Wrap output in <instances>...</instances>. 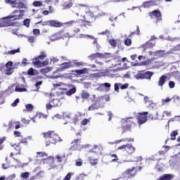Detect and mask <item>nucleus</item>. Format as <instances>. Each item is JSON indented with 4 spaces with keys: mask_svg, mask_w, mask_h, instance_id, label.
<instances>
[{
    "mask_svg": "<svg viewBox=\"0 0 180 180\" xmlns=\"http://www.w3.org/2000/svg\"><path fill=\"white\" fill-rule=\"evenodd\" d=\"M44 139H46V147H49L50 144H56L58 141L61 143L63 139L53 131L43 133Z\"/></svg>",
    "mask_w": 180,
    "mask_h": 180,
    "instance_id": "nucleus-1",
    "label": "nucleus"
},
{
    "mask_svg": "<svg viewBox=\"0 0 180 180\" xmlns=\"http://www.w3.org/2000/svg\"><path fill=\"white\" fill-rule=\"evenodd\" d=\"M25 10H15L11 13V15H9L6 17H4V19H7L8 20H20L25 16Z\"/></svg>",
    "mask_w": 180,
    "mask_h": 180,
    "instance_id": "nucleus-2",
    "label": "nucleus"
},
{
    "mask_svg": "<svg viewBox=\"0 0 180 180\" xmlns=\"http://www.w3.org/2000/svg\"><path fill=\"white\" fill-rule=\"evenodd\" d=\"M133 119H134L133 117H127L126 118L122 119V129L124 130H130L131 129V124L134 123Z\"/></svg>",
    "mask_w": 180,
    "mask_h": 180,
    "instance_id": "nucleus-3",
    "label": "nucleus"
},
{
    "mask_svg": "<svg viewBox=\"0 0 180 180\" xmlns=\"http://www.w3.org/2000/svg\"><path fill=\"white\" fill-rule=\"evenodd\" d=\"M153 75H154V72L147 71L135 75L134 78H136V79H151Z\"/></svg>",
    "mask_w": 180,
    "mask_h": 180,
    "instance_id": "nucleus-4",
    "label": "nucleus"
},
{
    "mask_svg": "<svg viewBox=\"0 0 180 180\" xmlns=\"http://www.w3.org/2000/svg\"><path fill=\"white\" fill-rule=\"evenodd\" d=\"M110 57H112V53H102L97 52L96 53H92L91 55L89 56L88 58H89V60H95V58H110Z\"/></svg>",
    "mask_w": 180,
    "mask_h": 180,
    "instance_id": "nucleus-5",
    "label": "nucleus"
},
{
    "mask_svg": "<svg viewBox=\"0 0 180 180\" xmlns=\"http://www.w3.org/2000/svg\"><path fill=\"white\" fill-rule=\"evenodd\" d=\"M136 167H133L132 169H128L126 170L124 172L122 173V179L124 180H129L130 178L134 177L136 175V172H134V169Z\"/></svg>",
    "mask_w": 180,
    "mask_h": 180,
    "instance_id": "nucleus-6",
    "label": "nucleus"
},
{
    "mask_svg": "<svg viewBox=\"0 0 180 180\" xmlns=\"http://www.w3.org/2000/svg\"><path fill=\"white\" fill-rule=\"evenodd\" d=\"M6 4H11L12 8H18V9L25 8V4L19 0H5Z\"/></svg>",
    "mask_w": 180,
    "mask_h": 180,
    "instance_id": "nucleus-7",
    "label": "nucleus"
},
{
    "mask_svg": "<svg viewBox=\"0 0 180 180\" xmlns=\"http://www.w3.org/2000/svg\"><path fill=\"white\" fill-rule=\"evenodd\" d=\"M149 16H155L157 18L156 23H158V22H161V20H162V14L160 10H154L153 11L149 13Z\"/></svg>",
    "mask_w": 180,
    "mask_h": 180,
    "instance_id": "nucleus-8",
    "label": "nucleus"
},
{
    "mask_svg": "<svg viewBox=\"0 0 180 180\" xmlns=\"http://www.w3.org/2000/svg\"><path fill=\"white\" fill-rule=\"evenodd\" d=\"M139 115L140 116L137 117L138 123L140 126H141V124H143V123H146V122H147V115H148V112H143L139 113Z\"/></svg>",
    "mask_w": 180,
    "mask_h": 180,
    "instance_id": "nucleus-9",
    "label": "nucleus"
},
{
    "mask_svg": "<svg viewBox=\"0 0 180 180\" xmlns=\"http://www.w3.org/2000/svg\"><path fill=\"white\" fill-rule=\"evenodd\" d=\"M15 25H16V22L3 18L2 21L0 22V27H8V26H15Z\"/></svg>",
    "mask_w": 180,
    "mask_h": 180,
    "instance_id": "nucleus-10",
    "label": "nucleus"
},
{
    "mask_svg": "<svg viewBox=\"0 0 180 180\" xmlns=\"http://www.w3.org/2000/svg\"><path fill=\"white\" fill-rule=\"evenodd\" d=\"M160 5V0H150L143 3V8H150V6H157Z\"/></svg>",
    "mask_w": 180,
    "mask_h": 180,
    "instance_id": "nucleus-11",
    "label": "nucleus"
},
{
    "mask_svg": "<svg viewBox=\"0 0 180 180\" xmlns=\"http://www.w3.org/2000/svg\"><path fill=\"white\" fill-rule=\"evenodd\" d=\"M65 86H67V88L70 89L68 91L65 92V95H67V96H71L72 95H74L75 92H77V87H75L74 84H65Z\"/></svg>",
    "mask_w": 180,
    "mask_h": 180,
    "instance_id": "nucleus-12",
    "label": "nucleus"
},
{
    "mask_svg": "<svg viewBox=\"0 0 180 180\" xmlns=\"http://www.w3.org/2000/svg\"><path fill=\"white\" fill-rule=\"evenodd\" d=\"M154 46H155V41H148L147 42H146L145 44H143V45H141V47H142V49H143V51H146V50H148V49H153V47H154Z\"/></svg>",
    "mask_w": 180,
    "mask_h": 180,
    "instance_id": "nucleus-13",
    "label": "nucleus"
},
{
    "mask_svg": "<svg viewBox=\"0 0 180 180\" xmlns=\"http://www.w3.org/2000/svg\"><path fill=\"white\" fill-rule=\"evenodd\" d=\"M72 67V64L71 62H65L60 65V67L58 68V71H64L65 70H68V68H71Z\"/></svg>",
    "mask_w": 180,
    "mask_h": 180,
    "instance_id": "nucleus-14",
    "label": "nucleus"
},
{
    "mask_svg": "<svg viewBox=\"0 0 180 180\" xmlns=\"http://www.w3.org/2000/svg\"><path fill=\"white\" fill-rule=\"evenodd\" d=\"M49 26H51V27H61L63 22L56 20H49Z\"/></svg>",
    "mask_w": 180,
    "mask_h": 180,
    "instance_id": "nucleus-15",
    "label": "nucleus"
},
{
    "mask_svg": "<svg viewBox=\"0 0 180 180\" xmlns=\"http://www.w3.org/2000/svg\"><path fill=\"white\" fill-rule=\"evenodd\" d=\"M79 140L80 139H75L74 141L71 143L72 146H70V150H72V151L78 150V145L81 143Z\"/></svg>",
    "mask_w": 180,
    "mask_h": 180,
    "instance_id": "nucleus-16",
    "label": "nucleus"
},
{
    "mask_svg": "<svg viewBox=\"0 0 180 180\" xmlns=\"http://www.w3.org/2000/svg\"><path fill=\"white\" fill-rule=\"evenodd\" d=\"M32 64H34V65H39V67H46V65H49V60H46L43 62L40 60H34Z\"/></svg>",
    "mask_w": 180,
    "mask_h": 180,
    "instance_id": "nucleus-17",
    "label": "nucleus"
},
{
    "mask_svg": "<svg viewBox=\"0 0 180 180\" xmlns=\"http://www.w3.org/2000/svg\"><path fill=\"white\" fill-rule=\"evenodd\" d=\"M125 151H127L128 154H133L136 152V148L131 144H127Z\"/></svg>",
    "mask_w": 180,
    "mask_h": 180,
    "instance_id": "nucleus-18",
    "label": "nucleus"
},
{
    "mask_svg": "<svg viewBox=\"0 0 180 180\" xmlns=\"http://www.w3.org/2000/svg\"><path fill=\"white\" fill-rule=\"evenodd\" d=\"M167 82V75H163L159 78L158 86H164V84Z\"/></svg>",
    "mask_w": 180,
    "mask_h": 180,
    "instance_id": "nucleus-19",
    "label": "nucleus"
},
{
    "mask_svg": "<svg viewBox=\"0 0 180 180\" xmlns=\"http://www.w3.org/2000/svg\"><path fill=\"white\" fill-rule=\"evenodd\" d=\"M174 175L171 174H164L159 177L157 180H172Z\"/></svg>",
    "mask_w": 180,
    "mask_h": 180,
    "instance_id": "nucleus-20",
    "label": "nucleus"
},
{
    "mask_svg": "<svg viewBox=\"0 0 180 180\" xmlns=\"http://www.w3.org/2000/svg\"><path fill=\"white\" fill-rule=\"evenodd\" d=\"M61 39V33L58 32L52 35L50 38L51 41H56V40H60Z\"/></svg>",
    "mask_w": 180,
    "mask_h": 180,
    "instance_id": "nucleus-21",
    "label": "nucleus"
},
{
    "mask_svg": "<svg viewBox=\"0 0 180 180\" xmlns=\"http://www.w3.org/2000/svg\"><path fill=\"white\" fill-rule=\"evenodd\" d=\"M46 57H47V55H46V52L41 51L40 55L38 57L34 58L33 61H37L39 60H44V58H46Z\"/></svg>",
    "mask_w": 180,
    "mask_h": 180,
    "instance_id": "nucleus-22",
    "label": "nucleus"
},
{
    "mask_svg": "<svg viewBox=\"0 0 180 180\" xmlns=\"http://www.w3.org/2000/svg\"><path fill=\"white\" fill-rule=\"evenodd\" d=\"M72 0H70L63 4V9H70V8H72Z\"/></svg>",
    "mask_w": 180,
    "mask_h": 180,
    "instance_id": "nucleus-23",
    "label": "nucleus"
},
{
    "mask_svg": "<svg viewBox=\"0 0 180 180\" xmlns=\"http://www.w3.org/2000/svg\"><path fill=\"white\" fill-rule=\"evenodd\" d=\"M99 108H101L99 104H98L97 103H95L91 104V106H89L88 108V110L89 111L95 110L99 109Z\"/></svg>",
    "mask_w": 180,
    "mask_h": 180,
    "instance_id": "nucleus-24",
    "label": "nucleus"
},
{
    "mask_svg": "<svg viewBox=\"0 0 180 180\" xmlns=\"http://www.w3.org/2000/svg\"><path fill=\"white\" fill-rule=\"evenodd\" d=\"M62 85H64L63 83H58V84H53V88L57 89L58 88L59 91H67V88H61L60 86H62Z\"/></svg>",
    "mask_w": 180,
    "mask_h": 180,
    "instance_id": "nucleus-25",
    "label": "nucleus"
},
{
    "mask_svg": "<svg viewBox=\"0 0 180 180\" xmlns=\"http://www.w3.org/2000/svg\"><path fill=\"white\" fill-rule=\"evenodd\" d=\"M16 53H20V49H13L11 51H8L7 52L8 56H13V54H16Z\"/></svg>",
    "mask_w": 180,
    "mask_h": 180,
    "instance_id": "nucleus-26",
    "label": "nucleus"
},
{
    "mask_svg": "<svg viewBox=\"0 0 180 180\" xmlns=\"http://www.w3.org/2000/svg\"><path fill=\"white\" fill-rule=\"evenodd\" d=\"M51 70H53V68L46 67L45 68L41 69L40 72H41V74H47V73L50 72V71H51Z\"/></svg>",
    "mask_w": 180,
    "mask_h": 180,
    "instance_id": "nucleus-27",
    "label": "nucleus"
},
{
    "mask_svg": "<svg viewBox=\"0 0 180 180\" xmlns=\"http://www.w3.org/2000/svg\"><path fill=\"white\" fill-rule=\"evenodd\" d=\"M27 91V89H26V88L25 87H20L19 86H16L15 88V92H26Z\"/></svg>",
    "mask_w": 180,
    "mask_h": 180,
    "instance_id": "nucleus-28",
    "label": "nucleus"
},
{
    "mask_svg": "<svg viewBox=\"0 0 180 180\" xmlns=\"http://www.w3.org/2000/svg\"><path fill=\"white\" fill-rule=\"evenodd\" d=\"M147 65V62L146 61H144V62H141L140 63H134V62H132L131 63V65L132 67H140V66H142V65Z\"/></svg>",
    "mask_w": 180,
    "mask_h": 180,
    "instance_id": "nucleus-29",
    "label": "nucleus"
},
{
    "mask_svg": "<svg viewBox=\"0 0 180 180\" xmlns=\"http://www.w3.org/2000/svg\"><path fill=\"white\" fill-rule=\"evenodd\" d=\"M171 136V140H176V136H178V131L175 130L172 131L170 134Z\"/></svg>",
    "mask_w": 180,
    "mask_h": 180,
    "instance_id": "nucleus-30",
    "label": "nucleus"
},
{
    "mask_svg": "<svg viewBox=\"0 0 180 180\" xmlns=\"http://www.w3.org/2000/svg\"><path fill=\"white\" fill-rule=\"evenodd\" d=\"M75 72L77 74V75H82V74L86 73V69L76 70H75Z\"/></svg>",
    "mask_w": 180,
    "mask_h": 180,
    "instance_id": "nucleus-31",
    "label": "nucleus"
},
{
    "mask_svg": "<svg viewBox=\"0 0 180 180\" xmlns=\"http://www.w3.org/2000/svg\"><path fill=\"white\" fill-rule=\"evenodd\" d=\"M79 37L80 39L89 37V39H91V40H94V41H95V39H98V38H95V37L91 36V35L82 34H81Z\"/></svg>",
    "mask_w": 180,
    "mask_h": 180,
    "instance_id": "nucleus-32",
    "label": "nucleus"
},
{
    "mask_svg": "<svg viewBox=\"0 0 180 180\" xmlns=\"http://www.w3.org/2000/svg\"><path fill=\"white\" fill-rule=\"evenodd\" d=\"M62 118L63 119H71V113L67 112H63L62 113Z\"/></svg>",
    "mask_w": 180,
    "mask_h": 180,
    "instance_id": "nucleus-33",
    "label": "nucleus"
},
{
    "mask_svg": "<svg viewBox=\"0 0 180 180\" xmlns=\"http://www.w3.org/2000/svg\"><path fill=\"white\" fill-rule=\"evenodd\" d=\"M81 97L82 99H88V98H89V94L86 91H83L82 92Z\"/></svg>",
    "mask_w": 180,
    "mask_h": 180,
    "instance_id": "nucleus-34",
    "label": "nucleus"
},
{
    "mask_svg": "<svg viewBox=\"0 0 180 180\" xmlns=\"http://www.w3.org/2000/svg\"><path fill=\"white\" fill-rule=\"evenodd\" d=\"M23 26H25V27H30V19L25 18L23 20Z\"/></svg>",
    "mask_w": 180,
    "mask_h": 180,
    "instance_id": "nucleus-35",
    "label": "nucleus"
},
{
    "mask_svg": "<svg viewBox=\"0 0 180 180\" xmlns=\"http://www.w3.org/2000/svg\"><path fill=\"white\" fill-rule=\"evenodd\" d=\"M40 23H41L42 26H50V20L44 21V22L41 20V21H39L38 22H36V25H40Z\"/></svg>",
    "mask_w": 180,
    "mask_h": 180,
    "instance_id": "nucleus-36",
    "label": "nucleus"
},
{
    "mask_svg": "<svg viewBox=\"0 0 180 180\" xmlns=\"http://www.w3.org/2000/svg\"><path fill=\"white\" fill-rule=\"evenodd\" d=\"M50 103H53V108H56V106H58V103L60 102L58 101V99H53V100H50Z\"/></svg>",
    "mask_w": 180,
    "mask_h": 180,
    "instance_id": "nucleus-37",
    "label": "nucleus"
},
{
    "mask_svg": "<svg viewBox=\"0 0 180 180\" xmlns=\"http://www.w3.org/2000/svg\"><path fill=\"white\" fill-rule=\"evenodd\" d=\"M20 143L16 144L12 146V147H15V151H18L17 154L20 155V146H19Z\"/></svg>",
    "mask_w": 180,
    "mask_h": 180,
    "instance_id": "nucleus-38",
    "label": "nucleus"
},
{
    "mask_svg": "<svg viewBox=\"0 0 180 180\" xmlns=\"http://www.w3.org/2000/svg\"><path fill=\"white\" fill-rule=\"evenodd\" d=\"M33 105L32 104H27L25 105V109L27 110V112H32L33 110Z\"/></svg>",
    "mask_w": 180,
    "mask_h": 180,
    "instance_id": "nucleus-39",
    "label": "nucleus"
},
{
    "mask_svg": "<svg viewBox=\"0 0 180 180\" xmlns=\"http://www.w3.org/2000/svg\"><path fill=\"white\" fill-rule=\"evenodd\" d=\"M109 44L112 47H116L117 42L116 41V39H109Z\"/></svg>",
    "mask_w": 180,
    "mask_h": 180,
    "instance_id": "nucleus-40",
    "label": "nucleus"
},
{
    "mask_svg": "<svg viewBox=\"0 0 180 180\" xmlns=\"http://www.w3.org/2000/svg\"><path fill=\"white\" fill-rule=\"evenodd\" d=\"M120 85H122V83H115L114 84V91L115 92H119V89L120 88Z\"/></svg>",
    "mask_w": 180,
    "mask_h": 180,
    "instance_id": "nucleus-41",
    "label": "nucleus"
},
{
    "mask_svg": "<svg viewBox=\"0 0 180 180\" xmlns=\"http://www.w3.org/2000/svg\"><path fill=\"white\" fill-rule=\"evenodd\" d=\"M37 158H44V157H47V155L46 154V153L44 152H37Z\"/></svg>",
    "mask_w": 180,
    "mask_h": 180,
    "instance_id": "nucleus-42",
    "label": "nucleus"
},
{
    "mask_svg": "<svg viewBox=\"0 0 180 180\" xmlns=\"http://www.w3.org/2000/svg\"><path fill=\"white\" fill-rule=\"evenodd\" d=\"M30 173L27 172H23L20 174L21 178L23 179H27L29 178Z\"/></svg>",
    "mask_w": 180,
    "mask_h": 180,
    "instance_id": "nucleus-43",
    "label": "nucleus"
},
{
    "mask_svg": "<svg viewBox=\"0 0 180 180\" xmlns=\"http://www.w3.org/2000/svg\"><path fill=\"white\" fill-rule=\"evenodd\" d=\"M89 160L90 161V164L92 166L96 165V164H98V160L97 159H94L92 160V158H89Z\"/></svg>",
    "mask_w": 180,
    "mask_h": 180,
    "instance_id": "nucleus-44",
    "label": "nucleus"
},
{
    "mask_svg": "<svg viewBox=\"0 0 180 180\" xmlns=\"http://www.w3.org/2000/svg\"><path fill=\"white\" fill-rule=\"evenodd\" d=\"M40 85H43V81H39L35 83V86L37 88V91L39 92V89H40Z\"/></svg>",
    "mask_w": 180,
    "mask_h": 180,
    "instance_id": "nucleus-45",
    "label": "nucleus"
},
{
    "mask_svg": "<svg viewBox=\"0 0 180 180\" xmlns=\"http://www.w3.org/2000/svg\"><path fill=\"white\" fill-rule=\"evenodd\" d=\"M6 140V137L4 136L1 139L0 138V151L1 150H4V146H2V143H4V141H5Z\"/></svg>",
    "mask_w": 180,
    "mask_h": 180,
    "instance_id": "nucleus-46",
    "label": "nucleus"
},
{
    "mask_svg": "<svg viewBox=\"0 0 180 180\" xmlns=\"http://www.w3.org/2000/svg\"><path fill=\"white\" fill-rule=\"evenodd\" d=\"M5 65L7 69L13 68V62L10 60V61L7 62Z\"/></svg>",
    "mask_w": 180,
    "mask_h": 180,
    "instance_id": "nucleus-47",
    "label": "nucleus"
},
{
    "mask_svg": "<svg viewBox=\"0 0 180 180\" xmlns=\"http://www.w3.org/2000/svg\"><path fill=\"white\" fill-rule=\"evenodd\" d=\"M13 74V68H8L6 70V75H12Z\"/></svg>",
    "mask_w": 180,
    "mask_h": 180,
    "instance_id": "nucleus-48",
    "label": "nucleus"
},
{
    "mask_svg": "<svg viewBox=\"0 0 180 180\" xmlns=\"http://www.w3.org/2000/svg\"><path fill=\"white\" fill-rule=\"evenodd\" d=\"M93 44H96V48L97 49V51H99V49H101V45L98 44V39H95V40L93 41Z\"/></svg>",
    "mask_w": 180,
    "mask_h": 180,
    "instance_id": "nucleus-49",
    "label": "nucleus"
},
{
    "mask_svg": "<svg viewBox=\"0 0 180 180\" xmlns=\"http://www.w3.org/2000/svg\"><path fill=\"white\" fill-rule=\"evenodd\" d=\"M27 64H29L27 63V59L23 58L22 63L20 65L21 67H26Z\"/></svg>",
    "mask_w": 180,
    "mask_h": 180,
    "instance_id": "nucleus-50",
    "label": "nucleus"
},
{
    "mask_svg": "<svg viewBox=\"0 0 180 180\" xmlns=\"http://www.w3.org/2000/svg\"><path fill=\"white\" fill-rule=\"evenodd\" d=\"M20 100L19 98H16L13 103L11 104V106H12L13 108H15L16 106H18V103H19Z\"/></svg>",
    "mask_w": 180,
    "mask_h": 180,
    "instance_id": "nucleus-51",
    "label": "nucleus"
},
{
    "mask_svg": "<svg viewBox=\"0 0 180 180\" xmlns=\"http://www.w3.org/2000/svg\"><path fill=\"white\" fill-rule=\"evenodd\" d=\"M166 40H168V41H175V40H179V37L172 38V37L168 36L166 38Z\"/></svg>",
    "mask_w": 180,
    "mask_h": 180,
    "instance_id": "nucleus-52",
    "label": "nucleus"
},
{
    "mask_svg": "<svg viewBox=\"0 0 180 180\" xmlns=\"http://www.w3.org/2000/svg\"><path fill=\"white\" fill-rule=\"evenodd\" d=\"M124 44L125 46H131V39L129 38L126 39L124 40Z\"/></svg>",
    "mask_w": 180,
    "mask_h": 180,
    "instance_id": "nucleus-53",
    "label": "nucleus"
},
{
    "mask_svg": "<svg viewBox=\"0 0 180 180\" xmlns=\"http://www.w3.org/2000/svg\"><path fill=\"white\" fill-rule=\"evenodd\" d=\"M85 176H86V174H80L79 176H77V180H83Z\"/></svg>",
    "mask_w": 180,
    "mask_h": 180,
    "instance_id": "nucleus-54",
    "label": "nucleus"
},
{
    "mask_svg": "<svg viewBox=\"0 0 180 180\" xmlns=\"http://www.w3.org/2000/svg\"><path fill=\"white\" fill-rule=\"evenodd\" d=\"M33 6H35V7H37V6H41V5H43V3L41 1H34L33 2Z\"/></svg>",
    "mask_w": 180,
    "mask_h": 180,
    "instance_id": "nucleus-55",
    "label": "nucleus"
},
{
    "mask_svg": "<svg viewBox=\"0 0 180 180\" xmlns=\"http://www.w3.org/2000/svg\"><path fill=\"white\" fill-rule=\"evenodd\" d=\"M27 74L31 76L34 75V69H33V68H30L27 71Z\"/></svg>",
    "mask_w": 180,
    "mask_h": 180,
    "instance_id": "nucleus-56",
    "label": "nucleus"
},
{
    "mask_svg": "<svg viewBox=\"0 0 180 180\" xmlns=\"http://www.w3.org/2000/svg\"><path fill=\"white\" fill-rule=\"evenodd\" d=\"M28 41L29 43H34V40H36V37L31 36V37H27Z\"/></svg>",
    "mask_w": 180,
    "mask_h": 180,
    "instance_id": "nucleus-57",
    "label": "nucleus"
},
{
    "mask_svg": "<svg viewBox=\"0 0 180 180\" xmlns=\"http://www.w3.org/2000/svg\"><path fill=\"white\" fill-rule=\"evenodd\" d=\"M86 16H90V18H95L94 13H92V11H86Z\"/></svg>",
    "mask_w": 180,
    "mask_h": 180,
    "instance_id": "nucleus-58",
    "label": "nucleus"
},
{
    "mask_svg": "<svg viewBox=\"0 0 180 180\" xmlns=\"http://www.w3.org/2000/svg\"><path fill=\"white\" fill-rule=\"evenodd\" d=\"M172 99H174V103H176V102H180V97L179 96H174L172 97Z\"/></svg>",
    "mask_w": 180,
    "mask_h": 180,
    "instance_id": "nucleus-59",
    "label": "nucleus"
},
{
    "mask_svg": "<svg viewBox=\"0 0 180 180\" xmlns=\"http://www.w3.org/2000/svg\"><path fill=\"white\" fill-rule=\"evenodd\" d=\"M129 88V83H125L120 85V89H127Z\"/></svg>",
    "mask_w": 180,
    "mask_h": 180,
    "instance_id": "nucleus-60",
    "label": "nucleus"
},
{
    "mask_svg": "<svg viewBox=\"0 0 180 180\" xmlns=\"http://www.w3.org/2000/svg\"><path fill=\"white\" fill-rule=\"evenodd\" d=\"M169 87L172 89V88H175V82L169 81Z\"/></svg>",
    "mask_w": 180,
    "mask_h": 180,
    "instance_id": "nucleus-61",
    "label": "nucleus"
},
{
    "mask_svg": "<svg viewBox=\"0 0 180 180\" xmlns=\"http://www.w3.org/2000/svg\"><path fill=\"white\" fill-rule=\"evenodd\" d=\"M101 86H105V88H108L109 89H110V86H112V85L110 84V83L105 82V83L101 84Z\"/></svg>",
    "mask_w": 180,
    "mask_h": 180,
    "instance_id": "nucleus-62",
    "label": "nucleus"
},
{
    "mask_svg": "<svg viewBox=\"0 0 180 180\" xmlns=\"http://www.w3.org/2000/svg\"><path fill=\"white\" fill-rule=\"evenodd\" d=\"M33 34L34 36H39V34H40V30H39V29H34L33 30Z\"/></svg>",
    "mask_w": 180,
    "mask_h": 180,
    "instance_id": "nucleus-63",
    "label": "nucleus"
},
{
    "mask_svg": "<svg viewBox=\"0 0 180 180\" xmlns=\"http://www.w3.org/2000/svg\"><path fill=\"white\" fill-rule=\"evenodd\" d=\"M71 175H72V173L69 172L63 179V180H70L71 179Z\"/></svg>",
    "mask_w": 180,
    "mask_h": 180,
    "instance_id": "nucleus-64",
    "label": "nucleus"
}]
</instances>
